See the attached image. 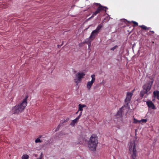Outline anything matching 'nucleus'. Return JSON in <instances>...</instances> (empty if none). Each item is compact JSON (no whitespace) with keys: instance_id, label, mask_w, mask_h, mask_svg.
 Instances as JSON below:
<instances>
[{"instance_id":"nucleus-1","label":"nucleus","mask_w":159,"mask_h":159,"mask_svg":"<svg viewBox=\"0 0 159 159\" xmlns=\"http://www.w3.org/2000/svg\"><path fill=\"white\" fill-rule=\"evenodd\" d=\"M26 100H23L18 105L12 107L11 112L14 114H18L22 112L27 105Z\"/></svg>"},{"instance_id":"nucleus-19","label":"nucleus","mask_w":159,"mask_h":159,"mask_svg":"<svg viewBox=\"0 0 159 159\" xmlns=\"http://www.w3.org/2000/svg\"><path fill=\"white\" fill-rule=\"evenodd\" d=\"M35 142L36 143H41L42 142V141L39 138H37L35 140Z\"/></svg>"},{"instance_id":"nucleus-10","label":"nucleus","mask_w":159,"mask_h":159,"mask_svg":"<svg viewBox=\"0 0 159 159\" xmlns=\"http://www.w3.org/2000/svg\"><path fill=\"white\" fill-rule=\"evenodd\" d=\"M148 107L152 109H155V106L153 103L151 101H148L146 102Z\"/></svg>"},{"instance_id":"nucleus-22","label":"nucleus","mask_w":159,"mask_h":159,"mask_svg":"<svg viewBox=\"0 0 159 159\" xmlns=\"http://www.w3.org/2000/svg\"><path fill=\"white\" fill-rule=\"evenodd\" d=\"M118 47V46L117 45H115L114 47L111 48L110 49V50H111L114 51L115 49H116L117 47Z\"/></svg>"},{"instance_id":"nucleus-20","label":"nucleus","mask_w":159,"mask_h":159,"mask_svg":"<svg viewBox=\"0 0 159 159\" xmlns=\"http://www.w3.org/2000/svg\"><path fill=\"white\" fill-rule=\"evenodd\" d=\"M131 22H132V23H133L134 25H133V26L134 27H135V26H137L138 25V23H137V22H136L135 21H131Z\"/></svg>"},{"instance_id":"nucleus-7","label":"nucleus","mask_w":159,"mask_h":159,"mask_svg":"<svg viewBox=\"0 0 159 159\" xmlns=\"http://www.w3.org/2000/svg\"><path fill=\"white\" fill-rule=\"evenodd\" d=\"M85 75V74L84 72H78L75 75L76 78L75 79V82L78 84L80 83L82 79L84 77V76Z\"/></svg>"},{"instance_id":"nucleus-26","label":"nucleus","mask_w":159,"mask_h":159,"mask_svg":"<svg viewBox=\"0 0 159 159\" xmlns=\"http://www.w3.org/2000/svg\"><path fill=\"white\" fill-rule=\"evenodd\" d=\"M124 20L125 21V23H126V24H127V23H129V21H128L127 20H126L125 19H124Z\"/></svg>"},{"instance_id":"nucleus-17","label":"nucleus","mask_w":159,"mask_h":159,"mask_svg":"<svg viewBox=\"0 0 159 159\" xmlns=\"http://www.w3.org/2000/svg\"><path fill=\"white\" fill-rule=\"evenodd\" d=\"M29 156L27 154H25L22 156V159H28L29 158Z\"/></svg>"},{"instance_id":"nucleus-24","label":"nucleus","mask_w":159,"mask_h":159,"mask_svg":"<svg viewBox=\"0 0 159 159\" xmlns=\"http://www.w3.org/2000/svg\"><path fill=\"white\" fill-rule=\"evenodd\" d=\"M82 113V112H81L80 115H79V116H78V117L76 118L75 119L76 120L78 121L79 119L80 118V117Z\"/></svg>"},{"instance_id":"nucleus-18","label":"nucleus","mask_w":159,"mask_h":159,"mask_svg":"<svg viewBox=\"0 0 159 159\" xmlns=\"http://www.w3.org/2000/svg\"><path fill=\"white\" fill-rule=\"evenodd\" d=\"M133 123L134 124H137L138 123H140V121H139V120H137L135 118H134V121Z\"/></svg>"},{"instance_id":"nucleus-12","label":"nucleus","mask_w":159,"mask_h":159,"mask_svg":"<svg viewBox=\"0 0 159 159\" xmlns=\"http://www.w3.org/2000/svg\"><path fill=\"white\" fill-rule=\"evenodd\" d=\"M133 95V92H127L126 94V98L125 99H130Z\"/></svg>"},{"instance_id":"nucleus-5","label":"nucleus","mask_w":159,"mask_h":159,"mask_svg":"<svg viewBox=\"0 0 159 159\" xmlns=\"http://www.w3.org/2000/svg\"><path fill=\"white\" fill-rule=\"evenodd\" d=\"M94 5L97 7L96 11L94 12V14L97 15L102 11H104L106 12L107 7L102 6L100 3H95Z\"/></svg>"},{"instance_id":"nucleus-25","label":"nucleus","mask_w":159,"mask_h":159,"mask_svg":"<svg viewBox=\"0 0 159 159\" xmlns=\"http://www.w3.org/2000/svg\"><path fill=\"white\" fill-rule=\"evenodd\" d=\"M130 100H125V102L127 106H128V103L129 102Z\"/></svg>"},{"instance_id":"nucleus-31","label":"nucleus","mask_w":159,"mask_h":159,"mask_svg":"<svg viewBox=\"0 0 159 159\" xmlns=\"http://www.w3.org/2000/svg\"><path fill=\"white\" fill-rule=\"evenodd\" d=\"M134 90H133L132 91V92H133V93H134Z\"/></svg>"},{"instance_id":"nucleus-21","label":"nucleus","mask_w":159,"mask_h":159,"mask_svg":"<svg viewBox=\"0 0 159 159\" xmlns=\"http://www.w3.org/2000/svg\"><path fill=\"white\" fill-rule=\"evenodd\" d=\"M147 121V120L146 119H143L140 120H139L140 122H142L143 123H146Z\"/></svg>"},{"instance_id":"nucleus-30","label":"nucleus","mask_w":159,"mask_h":159,"mask_svg":"<svg viewBox=\"0 0 159 159\" xmlns=\"http://www.w3.org/2000/svg\"><path fill=\"white\" fill-rule=\"evenodd\" d=\"M150 32H151L152 34H154V32L153 31H150Z\"/></svg>"},{"instance_id":"nucleus-16","label":"nucleus","mask_w":159,"mask_h":159,"mask_svg":"<svg viewBox=\"0 0 159 159\" xmlns=\"http://www.w3.org/2000/svg\"><path fill=\"white\" fill-rule=\"evenodd\" d=\"M78 121L75 119L72 121L71 123L70 124V125L72 126H74L75 125V123H76Z\"/></svg>"},{"instance_id":"nucleus-34","label":"nucleus","mask_w":159,"mask_h":159,"mask_svg":"<svg viewBox=\"0 0 159 159\" xmlns=\"http://www.w3.org/2000/svg\"><path fill=\"white\" fill-rule=\"evenodd\" d=\"M61 159H64V158H61Z\"/></svg>"},{"instance_id":"nucleus-15","label":"nucleus","mask_w":159,"mask_h":159,"mask_svg":"<svg viewBox=\"0 0 159 159\" xmlns=\"http://www.w3.org/2000/svg\"><path fill=\"white\" fill-rule=\"evenodd\" d=\"M139 27H141V28L144 30H149L151 29L150 27H147L146 26L143 25H140Z\"/></svg>"},{"instance_id":"nucleus-29","label":"nucleus","mask_w":159,"mask_h":159,"mask_svg":"<svg viewBox=\"0 0 159 159\" xmlns=\"http://www.w3.org/2000/svg\"><path fill=\"white\" fill-rule=\"evenodd\" d=\"M27 98H28V96H27V95H26V96H25V98L24 99L26 100V99H27Z\"/></svg>"},{"instance_id":"nucleus-14","label":"nucleus","mask_w":159,"mask_h":159,"mask_svg":"<svg viewBox=\"0 0 159 159\" xmlns=\"http://www.w3.org/2000/svg\"><path fill=\"white\" fill-rule=\"evenodd\" d=\"M79 107V109H78V111H82L83 110V107H86V105L83 104L82 105L81 104H79L78 105Z\"/></svg>"},{"instance_id":"nucleus-23","label":"nucleus","mask_w":159,"mask_h":159,"mask_svg":"<svg viewBox=\"0 0 159 159\" xmlns=\"http://www.w3.org/2000/svg\"><path fill=\"white\" fill-rule=\"evenodd\" d=\"M82 113V112H81L80 115H79V116H78V117L76 118L75 119L76 120L78 121L79 119L80 118V117Z\"/></svg>"},{"instance_id":"nucleus-8","label":"nucleus","mask_w":159,"mask_h":159,"mask_svg":"<svg viewBox=\"0 0 159 159\" xmlns=\"http://www.w3.org/2000/svg\"><path fill=\"white\" fill-rule=\"evenodd\" d=\"M127 112V108L124 105L118 111L117 113V115L120 117H122L123 114H124L125 113L126 114Z\"/></svg>"},{"instance_id":"nucleus-32","label":"nucleus","mask_w":159,"mask_h":159,"mask_svg":"<svg viewBox=\"0 0 159 159\" xmlns=\"http://www.w3.org/2000/svg\"><path fill=\"white\" fill-rule=\"evenodd\" d=\"M79 111H77L76 113V114H78V112Z\"/></svg>"},{"instance_id":"nucleus-13","label":"nucleus","mask_w":159,"mask_h":159,"mask_svg":"<svg viewBox=\"0 0 159 159\" xmlns=\"http://www.w3.org/2000/svg\"><path fill=\"white\" fill-rule=\"evenodd\" d=\"M95 38H90V36H89V37L85 40L84 43H86L87 44H88V43H89V42L91 43V41L93 40Z\"/></svg>"},{"instance_id":"nucleus-2","label":"nucleus","mask_w":159,"mask_h":159,"mask_svg":"<svg viewBox=\"0 0 159 159\" xmlns=\"http://www.w3.org/2000/svg\"><path fill=\"white\" fill-rule=\"evenodd\" d=\"M98 143L97 136L95 134H92L88 141V146L89 148L91 150L95 151Z\"/></svg>"},{"instance_id":"nucleus-28","label":"nucleus","mask_w":159,"mask_h":159,"mask_svg":"<svg viewBox=\"0 0 159 159\" xmlns=\"http://www.w3.org/2000/svg\"><path fill=\"white\" fill-rule=\"evenodd\" d=\"M96 15H97L94 14V12L93 13V14L92 15V16L90 17V18H92L93 17H94V16H96Z\"/></svg>"},{"instance_id":"nucleus-11","label":"nucleus","mask_w":159,"mask_h":159,"mask_svg":"<svg viewBox=\"0 0 159 159\" xmlns=\"http://www.w3.org/2000/svg\"><path fill=\"white\" fill-rule=\"evenodd\" d=\"M153 97L157 99H159V91L158 90L154 91L153 92Z\"/></svg>"},{"instance_id":"nucleus-33","label":"nucleus","mask_w":159,"mask_h":159,"mask_svg":"<svg viewBox=\"0 0 159 159\" xmlns=\"http://www.w3.org/2000/svg\"><path fill=\"white\" fill-rule=\"evenodd\" d=\"M152 43H154V42H152Z\"/></svg>"},{"instance_id":"nucleus-4","label":"nucleus","mask_w":159,"mask_h":159,"mask_svg":"<svg viewBox=\"0 0 159 159\" xmlns=\"http://www.w3.org/2000/svg\"><path fill=\"white\" fill-rule=\"evenodd\" d=\"M129 148L132 159H135L137 156V152L135 149V144L134 141L129 143Z\"/></svg>"},{"instance_id":"nucleus-3","label":"nucleus","mask_w":159,"mask_h":159,"mask_svg":"<svg viewBox=\"0 0 159 159\" xmlns=\"http://www.w3.org/2000/svg\"><path fill=\"white\" fill-rule=\"evenodd\" d=\"M153 80L152 81H148L146 84H144L143 87V90L140 92V96L143 97L147 95V93L150 90L151 86L153 84Z\"/></svg>"},{"instance_id":"nucleus-6","label":"nucleus","mask_w":159,"mask_h":159,"mask_svg":"<svg viewBox=\"0 0 159 159\" xmlns=\"http://www.w3.org/2000/svg\"><path fill=\"white\" fill-rule=\"evenodd\" d=\"M103 22H102L98 25L96 30L92 31L90 35V38L93 39L95 38V36L100 32V30L103 27Z\"/></svg>"},{"instance_id":"nucleus-9","label":"nucleus","mask_w":159,"mask_h":159,"mask_svg":"<svg viewBox=\"0 0 159 159\" xmlns=\"http://www.w3.org/2000/svg\"><path fill=\"white\" fill-rule=\"evenodd\" d=\"M95 75L94 74L92 75L91 76L92 78L91 80L90 81L88 82L87 83V87L89 90L90 89L91 86L95 81Z\"/></svg>"},{"instance_id":"nucleus-27","label":"nucleus","mask_w":159,"mask_h":159,"mask_svg":"<svg viewBox=\"0 0 159 159\" xmlns=\"http://www.w3.org/2000/svg\"><path fill=\"white\" fill-rule=\"evenodd\" d=\"M87 44L88 45L89 48H90L91 45V43L89 42V43H88Z\"/></svg>"}]
</instances>
